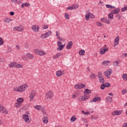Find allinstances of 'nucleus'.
I'll return each mask as SVG.
<instances>
[{
    "instance_id": "f257e3e1",
    "label": "nucleus",
    "mask_w": 127,
    "mask_h": 127,
    "mask_svg": "<svg viewBox=\"0 0 127 127\" xmlns=\"http://www.w3.org/2000/svg\"><path fill=\"white\" fill-rule=\"evenodd\" d=\"M9 67L10 68H12L15 67V68H23V66L21 64H18L15 62H12L9 64Z\"/></svg>"
},
{
    "instance_id": "f03ea898",
    "label": "nucleus",
    "mask_w": 127,
    "mask_h": 127,
    "mask_svg": "<svg viewBox=\"0 0 127 127\" xmlns=\"http://www.w3.org/2000/svg\"><path fill=\"white\" fill-rule=\"evenodd\" d=\"M45 98L46 100H50L52 99V98H53V92L51 91L47 92Z\"/></svg>"
},
{
    "instance_id": "7ed1b4c3",
    "label": "nucleus",
    "mask_w": 127,
    "mask_h": 127,
    "mask_svg": "<svg viewBox=\"0 0 127 127\" xmlns=\"http://www.w3.org/2000/svg\"><path fill=\"white\" fill-rule=\"evenodd\" d=\"M51 34H52V32L51 31H49L48 32L42 34L41 35V38H42V39H45V38L49 37Z\"/></svg>"
},
{
    "instance_id": "20e7f679",
    "label": "nucleus",
    "mask_w": 127,
    "mask_h": 127,
    "mask_svg": "<svg viewBox=\"0 0 127 127\" xmlns=\"http://www.w3.org/2000/svg\"><path fill=\"white\" fill-rule=\"evenodd\" d=\"M113 73V70L109 69L107 71H105L104 72V75L105 77H107L108 79H110L111 78V74Z\"/></svg>"
},
{
    "instance_id": "39448f33",
    "label": "nucleus",
    "mask_w": 127,
    "mask_h": 127,
    "mask_svg": "<svg viewBox=\"0 0 127 127\" xmlns=\"http://www.w3.org/2000/svg\"><path fill=\"white\" fill-rule=\"evenodd\" d=\"M85 87H86V85L83 83H78L74 86L75 89H76L77 90L83 89V88H85Z\"/></svg>"
},
{
    "instance_id": "423d86ee",
    "label": "nucleus",
    "mask_w": 127,
    "mask_h": 127,
    "mask_svg": "<svg viewBox=\"0 0 127 127\" xmlns=\"http://www.w3.org/2000/svg\"><path fill=\"white\" fill-rule=\"evenodd\" d=\"M27 87H28V85H27V84H24L22 85H20L19 87L20 92H21V93H22V92H24V91H25V89H26Z\"/></svg>"
},
{
    "instance_id": "0eeeda50",
    "label": "nucleus",
    "mask_w": 127,
    "mask_h": 127,
    "mask_svg": "<svg viewBox=\"0 0 127 127\" xmlns=\"http://www.w3.org/2000/svg\"><path fill=\"white\" fill-rule=\"evenodd\" d=\"M123 112H124L123 110H115L112 113V116H120L123 114Z\"/></svg>"
},
{
    "instance_id": "6e6552de",
    "label": "nucleus",
    "mask_w": 127,
    "mask_h": 127,
    "mask_svg": "<svg viewBox=\"0 0 127 127\" xmlns=\"http://www.w3.org/2000/svg\"><path fill=\"white\" fill-rule=\"evenodd\" d=\"M79 7V5L78 4H74L72 5L67 7L66 9L68 10H72V9H77Z\"/></svg>"
},
{
    "instance_id": "1a4fd4ad",
    "label": "nucleus",
    "mask_w": 127,
    "mask_h": 127,
    "mask_svg": "<svg viewBox=\"0 0 127 127\" xmlns=\"http://www.w3.org/2000/svg\"><path fill=\"white\" fill-rule=\"evenodd\" d=\"M90 97V96L89 95H85L83 96H80L79 98V101H86V100H88L89 99V97Z\"/></svg>"
},
{
    "instance_id": "9d476101",
    "label": "nucleus",
    "mask_w": 127,
    "mask_h": 127,
    "mask_svg": "<svg viewBox=\"0 0 127 127\" xmlns=\"http://www.w3.org/2000/svg\"><path fill=\"white\" fill-rule=\"evenodd\" d=\"M35 53L37 55H40V56H42L43 55H46V53L44 52L43 51L40 50H36L35 51Z\"/></svg>"
},
{
    "instance_id": "9b49d317",
    "label": "nucleus",
    "mask_w": 127,
    "mask_h": 127,
    "mask_svg": "<svg viewBox=\"0 0 127 127\" xmlns=\"http://www.w3.org/2000/svg\"><path fill=\"white\" fill-rule=\"evenodd\" d=\"M0 113H2V114H7V112H6V109L2 105H0Z\"/></svg>"
},
{
    "instance_id": "f8f14e48",
    "label": "nucleus",
    "mask_w": 127,
    "mask_h": 127,
    "mask_svg": "<svg viewBox=\"0 0 127 127\" xmlns=\"http://www.w3.org/2000/svg\"><path fill=\"white\" fill-rule=\"evenodd\" d=\"M108 51L109 49L108 48H106V49H105V48H101L100 50V54L101 55H104V54H106V52Z\"/></svg>"
},
{
    "instance_id": "ddd939ff",
    "label": "nucleus",
    "mask_w": 127,
    "mask_h": 127,
    "mask_svg": "<svg viewBox=\"0 0 127 127\" xmlns=\"http://www.w3.org/2000/svg\"><path fill=\"white\" fill-rule=\"evenodd\" d=\"M36 95V92L32 91L30 95V101L32 102L33 101V99L34 98L35 96Z\"/></svg>"
},
{
    "instance_id": "4468645a",
    "label": "nucleus",
    "mask_w": 127,
    "mask_h": 127,
    "mask_svg": "<svg viewBox=\"0 0 127 127\" xmlns=\"http://www.w3.org/2000/svg\"><path fill=\"white\" fill-rule=\"evenodd\" d=\"M32 29L34 31H35V32H38L39 31V26L37 25H33L32 26Z\"/></svg>"
},
{
    "instance_id": "2eb2a0df",
    "label": "nucleus",
    "mask_w": 127,
    "mask_h": 127,
    "mask_svg": "<svg viewBox=\"0 0 127 127\" xmlns=\"http://www.w3.org/2000/svg\"><path fill=\"white\" fill-rule=\"evenodd\" d=\"M72 46H73V42L69 41L67 43V45H66V49H68V50L71 49Z\"/></svg>"
},
{
    "instance_id": "dca6fc26",
    "label": "nucleus",
    "mask_w": 127,
    "mask_h": 127,
    "mask_svg": "<svg viewBox=\"0 0 127 127\" xmlns=\"http://www.w3.org/2000/svg\"><path fill=\"white\" fill-rule=\"evenodd\" d=\"M119 41H120V36H117L115 39V43L114 44V47H116V46L119 44Z\"/></svg>"
},
{
    "instance_id": "f3484780",
    "label": "nucleus",
    "mask_w": 127,
    "mask_h": 127,
    "mask_svg": "<svg viewBox=\"0 0 127 127\" xmlns=\"http://www.w3.org/2000/svg\"><path fill=\"white\" fill-rule=\"evenodd\" d=\"M23 119L25 121V123H28L29 121V117L27 114L23 115Z\"/></svg>"
},
{
    "instance_id": "a211bd4d",
    "label": "nucleus",
    "mask_w": 127,
    "mask_h": 127,
    "mask_svg": "<svg viewBox=\"0 0 127 127\" xmlns=\"http://www.w3.org/2000/svg\"><path fill=\"white\" fill-rule=\"evenodd\" d=\"M101 21L102 22L107 23V24H110V23H111V21H110V20L105 18H101Z\"/></svg>"
},
{
    "instance_id": "6ab92c4d",
    "label": "nucleus",
    "mask_w": 127,
    "mask_h": 127,
    "mask_svg": "<svg viewBox=\"0 0 127 127\" xmlns=\"http://www.w3.org/2000/svg\"><path fill=\"white\" fill-rule=\"evenodd\" d=\"M83 93L84 95H88V94H91L92 93V90L87 88L84 90Z\"/></svg>"
},
{
    "instance_id": "aec40b11",
    "label": "nucleus",
    "mask_w": 127,
    "mask_h": 127,
    "mask_svg": "<svg viewBox=\"0 0 127 127\" xmlns=\"http://www.w3.org/2000/svg\"><path fill=\"white\" fill-rule=\"evenodd\" d=\"M120 9L119 8H117L113 10V11L112 12V13L113 14H118V13H119V12H120Z\"/></svg>"
},
{
    "instance_id": "412c9836",
    "label": "nucleus",
    "mask_w": 127,
    "mask_h": 127,
    "mask_svg": "<svg viewBox=\"0 0 127 127\" xmlns=\"http://www.w3.org/2000/svg\"><path fill=\"white\" fill-rule=\"evenodd\" d=\"M59 47L57 48V50L58 51H59V50L60 51L63 50V49H64V47L65 46V44L62 45H60V46H58Z\"/></svg>"
},
{
    "instance_id": "4be33fe9",
    "label": "nucleus",
    "mask_w": 127,
    "mask_h": 127,
    "mask_svg": "<svg viewBox=\"0 0 127 127\" xmlns=\"http://www.w3.org/2000/svg\"><path fill=\"white\" fill-rule=\"evenodd\" d=\"M11 21H12V19L9 18H5L4 19V22L5 23H9V22H11Z\"/></svg>"
},
{
    "instance_id": "5701e85b",
    "label": "nucleus",
    "mask_w": 127,
    "mask_h": 127,
    "mask_svg": "<svg viewBox=\"0 0 127 127\" xmlns=\"http://www.w3.org/2000/svg\"><path fill=\"white\" fill-rule=\"evenodd\" d=\"M106 101L107 103H112L113 101V97L108 96L106 99Z\"/></svg>"
},
{
    "instance_id": "b1692460",
    "label": "nucleus",
    "mask_w": 127,
    "mask_h": 127,
    "mask_svg": "<svg viewBox=\"0 0 127 127\" xmlns=\"http://www.w3.org/2000/svg\"><path fill=\"white\" fill-rule=\"evenodd\" d=\"M29 5H30V4L29 2L23 3L21 4V7H22V8H23V7H24V6H26L27 7H28V6H29Z\"/></svg>"
},
{
    "instance_id": "393cba45",
    "label": "nucleus",
    "mask_w": 127,
    "mask_h": 127,
    "mask_svg": "<svg viewBox=\"0 0 127 127\" xmlns=\"http://www.w3.org/2000/svg\"><path fill=\"white\" fill-rule=\"evenodd\" d=\"M98 80L100 83H104L105 82V79H104V76H99L98 77Z\"/></svg>"
},
{
    "instance_id": "a878e982",
    "label": "nucleus",
    "mask_w": 127,
    "mask_h": 127,
    "mask_svg": "<svg viewBox=\"0 0 127 127\" xmlns=\"http://www.w3.org/2000/svg\"><path fill=\"white\" fill-rule=\"evenodd\" d=\"M90 78L91 79H96V78H97V74L92 73V74L90 75Z\"/></svg>"
},
{
    "instance_id": "bb28decb",
    "label": "nucleus",
    "mask_w": 127,
    "mask_h": 127,
    "mask_svg": "<svg viewBox=\"0 0 127 127\" xmlns=\"http://www.w3.org/2000/svg\"><path fill=\"white\" fill-rule=\"evenodd\" d=\"M24 30V27L22 25H20L19 26H18V31H23Z\"/></svg>"
},
{
    "instance_id": "cd10ccee",
    "label": "nucleus",
    "mask_w": 127,
    "mask_h": 127,
    "mask_svg": "<svg viewBox=\"0 0 127 127\" xmlns=\"http://www.w3.org/2000/svg\"><path fill=\"white\" fill-rule=\"evenodd\" d=\"M61 53H58L55 56L53 57V59H57V58H59L60 56H61Z\"/></svg>"
},
{
    "instance_id": "c85d7f7f",
    "label": "nucleus",
    "mask_w": 127,
    "mask_h": 127,
    "mask_svg": "<svg viewBox=\"0 0 127 127\" xmlns=\"http://www.w3.org/2000/svg\"><path fill=\"white\" fill-rule=\"evenodd\" d=\"M98 101H101V97H94L93 98V101L94 103H96V102H98Z\"/></svg>"
},
{
    "instance_id": "c756f323",
    "label": "nucleus",
    "mask_w": 127,
    "mask_h": 127,
    "mask_svg": "<svg viewBox=\"0 0 127 127\" xmlns=\"http://www.w3.org/2000/svg\"><path fill=\"white\" fill-rule=\"evenodd\" d=\"M106 6L107 8H112V9H115V8H116L115 6H112V5L110 4H106Z\"/></svg>"
},
{
    "instance_id": "7c9ffc66",
    "label": "nucleus",
    "mask_w": 127,
    "mask_h": 127,
    "mask_svg": "<svg viewBox=\"0 0 127 127\" xmlns=\"http://www.w3.org/2000/svg\"><path fill=\"white\" fill-rule=\"evenodd\" d=\"M56 75L57 77H61L62 76V71L61 70H58L56 73Z\"/></svg>"
},
{
    "instance_id": "2f4dec72",
    "label": "nucleus",
    "mask_w": 127,
    "mask_h": 127,
    "mask_svg": "<svg viewBox=\"0 0 127 127\" xmlns=\"http://www.w3.org/2000/svg\"><path fill=\"white\" fill-rule=\"evenodd\" d=\"M34 108L36 109V110H38V111H40V110L42 109V107H41L40 105H36L34 106Z\"/></svg>"
},
{
    "instance_id": "473e14b6",
    "label": "nucleus",
    "mask_w": 127,
    "mask_h": 127,
    "mask_svg": "<svg viewBox=\"0 0 127 127\" xmlns=\"http://www.w3.org/2000/svg\"><path fill=\"white\" fill-rule=\"evenodd\" d=\"M108 63H111V62L110 61H104L103 62L102 64L104 66H107Z\"/></svg>"
},
{
    "instance_id": "72a5a7b5",
    "label": "nucleus",
    "mask_w": 127,
    "mask_h": 127,
    "mask_svg": "<svg viewBox=\"0 0 127 127\" xmlns=\"http://www.w3.org/2000/svg\"><path fill=\"white\" fill-rule=\"evenodd\" d=\"M108 18H110V19H114V14L112 12L108 14Z\"/></svg>"
},
{
    "instance_id": "f704fd0d",
    "label": "nucleus",
    "mask_w": 127,
    "mask_h": 127,
    "mask_svg": "<svg viewBox=\"0 0 127 127\" xmlns=\"http://www.w3.org/2000/svg\"><path fill=\"white\" fill-rule=\"evenodd\" d=\"M122 78H123V79H124V80L125 81H127V73H124L122 75Z\"/></svg>"
},
{
    "instance_id": "c9c22d12",
    "label": "nucleus",
    "mask_w": 127,
    "mask_h": 127,
    "mask_svg": "<svg viewBox=\"0 0 127 127\" xmlns=\"http://www.w3.org/2000/svg\"><path fill=\"white\" fill-rule=\"evenodd\" d=\"M76 120H77V118H76V116H72V117L71 118V119H70V122H75V121H76Z\"/></svg>"
},
{
    "instance_id": "e433bc0d",
    "label": "nucleus",
    "mask_w": 127,
    "mask_h": 127,
    "mask_svg": "<svg viewBox=\"0 0 127 127\" xmlns=\"http://www.w3.org/2000/svg\"><path fill=\"white\" fill-rule=\"evenodd\" d=\"M119 61H117L114 62L113 63V66H114L115 67H118L119 66Z\"/></svg>"
},
{
    "instance_id": "4c0bfd02",
    "label": "nucleus",
    "mask_w": 127,
    "mask_h": 127,
    "mask_svg": "<svg viewBox=\"0 0 127 127\" xmlns=\"http://www.w3.org/2000/svg\"><path fill=\"white\" fill-rule=\"evenodd\" d=\"M17 103L21 104V103L23 102V99H22V98H19L17 99Z\"/></svg>"
},
{
    "instance_id": "58836bf2",
    "label": "nucleus",
    "mask_w": 127,
    "mask_h": 127,
    "mask_svg": "<svg viewBox=\"0 0 127 127\" xmlns=\"http://www.w3.org/2000/svg\"><path fill=\"white\" fill-rule=\"evenodd\" d=\"M90 14H91V13H88L85 15L86 20H89V19H90Z\"/></svg>"
},
{
    "instance_id": "ea45409f",
    "label": "nucleus",
    "mask_w": 127,
    "mask_h": 127,
    "mask_svg": "<svg viewBox=\"0 0 127 127\" xmlns=\"http://www.w3.org/2000/svg\"><path fill=\"white\" fill-rule=\"evenodd\" d=\"M27 57L29 59H32L34 58L33 55H31V54H27Z\"/></svg>"
},
{
    "instance_id": "a19ab883",
    "label": "nucleus",
    "mask_w": 127,
    "mask_h": 127,
    "mask_svg": "<svg viewBox=\"0 0 127 127\" xmlns=\"http://www.w3.org/2000/svg\"><path fill=\"white\" fill-rule=\"evenodd\" d=\"M43 122L44 124H48V120H47V117H44L43 118Z\"/></svg>"
},
{
    "instance_id": "79ce46f5",
    "label": "nucleus",
    "mask_w": 127,
    "mask_h": 127,
    "mask_svg": "<svg viewBox=\"0 0 127 127\" xmlns=\"http://www.w3.org/2000/svg\"><path fill=\"white\" fill-rule=\"evenodd\" d=\"M79 55H84L85 54V51L84 50H80L79 52Z\"/></svg>"
},
{
    "instance_id": "37998d69",
    "label": "nucleus",
    "mask_w": 127,
    "mask_h": 127,
    "mask_svg": "<svg viewBox=\"0 0 127 127\" xmlns=\"http://www.w3.org/2000/svg\"><path fill=\"white\" fill-rule=\"evenodd\" d=\"M104 85L106 88H110V87H111V84H110L109 82L105 83Z\"/></svg>"
},
{
    "instance_id": "c03bdc74",
    "label": "nucleus",
    "mask_w": 127,
    "mask_h": 127,
    "mask_svg": "<svg viewBox=\"0 0 127 127\" xmlns=\"http://www.w3.org/2000/svg\"><path fill=\"white\" fill-rule=\"evenodd\" d=\"M126 10H127V5L124 7L121 8V11H122V12L126 11Z\"/></svg>"
},
{
    "instance_id": "a18cd8bd",
    "label": "nucleus",
    "mask_w": 127,
    "mask_h": 127,
    "mask_svg": "<svg viewBox=\"0 0 127 127\" xmlns=\"http://www.w3.org/2000/svg\"><path fill=\"white\" fill-rule=\"evenodd\" d=\"M3 43H4L3 39H2V38L0 37V45H3Z\"/></svg>"
},
{
    "instance_id": "49530a36",
    "label": "nucleus",
    "mask_w": 127,
    "mask_h": 127,
    "mask_svg": "<svg viewBox=\"0 0 127 127\" xmlns=\"http://www.w3.org/2000/svg\"><path fill=\"white\" fill-rule=\"evenodd\" d=\"M15 107L16 108H20V107H21V103H15Z\"/></svg>"
},
{
    "instance_id": "de8ad7c7",
    "label": "nucleus",
    "mask_w": 127,
    "mask_h": 127,
    "mask_svg": "<svg viewBox=\"0 0 127 127\" xmlns=\"http://www.w3.org/2000/svg\"><path fill=\"white\" fill-rule=\"evenodd\" d=\"M13 91L14 92H20V90L19 89V87H16L13 89Z\"/></svg>"
},
{
    "instance_id": "09e8293b",
    "label": "nucleus",
    "mask_w": 127,
    "mask_h": 127,
    "mask_svg": "<svg viewBox=\"0 0 127 127\" xmlns=\"http://www.w3.org/2000/svg\"><path fill=\"white\" fill-rule=\"evenodd\" d=\"M20 3H22V0H17L16 2V4H20Z\"/></svg>"
},
{
    "instance_id": "8fccbe9b",
    "label": "nucleus",
    "mask_w": 127,
    "mask_h": 127,
    "mask_svg": "<svg viewBox=\"0 0 127 127\" xmlns=\"http://www.w3.org/2000/svg\"><path fill=\"white\" fill-rule=\"evenodd\" d=\"M97 76L99 77H103V73H102V72L101 71H99L98 72V75H97Z\"/></svg>"
},
{
    "instance_id": "3c124183",
    "label": "nucleus",
    "mask_w": 127,
    "mask_h": 127,
    "mask_svg": "<svg viewBox=\"0 0 127 127\" xmlns=\"http://www.w3.org/2000/svg\"><path fill=\"white\" fill-rule=\"evenodd\" d=\"M105 83H103L102 84H101V87H100V89H101V90H104L105 89Z\"/></svg>"
},
{
    "instance_id": "603ef678",
    "label": "nucleus",
    "mask_w": 127,
    "mask_h": 127,
    "mask_svg": "<svg viewBox=\"0 0 127 127\" xmlns=\"http://www.w3.org/2000/svg\"><path fill=\"white\" fill-rule=\"evenodd\" d=\"M66 19H69L70 18H69V14H67V13H66L65 15H64Z\"/></svg>"
},
{
    "instance_id": "864d4df0",
    "label": "nucleus",
    "mask_w": 127,
    "mask_h": 127,
    "mask_svg": "<svg viewBox=\"0 0 127 127\" xmlns=\"http://www.w3.org/2000/svg\"><path fill=\"white\" fill-rule=\"evenodd\" d=\"M97 25L98 26H102V23H101V22H97Z\"/></svg>"
},
{
    "instance_id": "5fc2aeb1",
    "label": "nucleus",
    "mask_w": 127,
    "mask_h": 127,
    "mask_svg": "<svg viewBox=\"0 0 127 127\" xmlns=\"http://www.w3.org/2000/svg\"><path fill=\"white\" fill-rule=\"evenodd\" d=\"M58 39H59V40H61V41H65V39L61 38L60 37H58Z\"/></svg>"
},
{
    "instance_id": "6e6d98bb",
    "label": "nucleus",
    "mask_w": 127,
    "mask_h": 127,
    "mask_svg": "<svg viewBox=\"0 0 127 127\" xmlns=\"http://www.w3.org/2000/svg\"><path fill=\"white\" fill-rule=\"evenodd\" d=\"M23 110H24L25 111L26 110V109L24 108H20L19 110V112H22V111H23Z\"/></svg>"
},
{
    "instance_id": "4d7b16f0",
    "label": "nucleus",
    "mask_w": 127,
    "mask_h": 127,
    "mask_svg": "<svg viewBox=\"0 0 127 127\" xmlns=\"http://www.w3.org/2000/svg\"><path fill=\"white\" fill-rule=\"evenodd\" d=\"M13 30H14V31H15V30H17L18 31V26L17 27H15L13 28Z\"/></svg>"
},
{
    "instance_id": "13d9d810",
    "label": "nucleus",
    "mask_w": 127,
    "mask_h": 127,
    "mask_svg": "<svg viewBox=\"0 0 127 127\" xmlns=\"http://www.w3.org/2000/svg\"><path fill=\"white\" fill-rule=\"evenodd\" d=\"M127 93V90L126 89H124L122 90V94L125 95Z\"/></svg>"
},
{
    "instance_id": "bf43d9fd",
    "label": "nucleus",
    "mask_w": 127,
    "mask_h": 127,
    "mask_svg": "<svg viewBox=\"0 0 127 127\" xmlns=\"http://www.w3.org/2000/svg\"><path fill=\"white\" fill-rule=\"evenodd\" d=\"M90 16L91 18H95V16L92 13L90 14Z\"/></svg>"
},
{
    "instance_id": "052dcab7",
    "label": "nucleus",
    "mask_w": 127,
    "mask_h": 127,
    "mask_svg": "<svg viewBox=\"0 0 127 127\" xmlns=\"http://www.w3.org/2000/svg\"><path fill=\"white\" fill-rule=\"evenodd\" d=\"M60 45H62V42H61V41H58V46H60Z\"/></svg>"
},
{
    "instance_id": "680f3d73",
    "label": "nucleus",
    "mask_w": 127,
    "mask_h": 127,
    "mask_svg": "<svg viewBox=\"0 0 127 127\" xmlns=\"http://www.w3.org/2000/svg\"><path fill=\"white\" fill-rule=\"evenodd\" d=\"M91 113L89 112H85L84 115H86V116H89V115H90Z\"/></svg>"
},
{
    "instance_id": "e2e57ef3",
    "label": "nucleus",
    "mask_w": 127,
    "mask_h": 127,
    "mask_svg": "<svg viewBox=\"0 0 127 127\" xmlns=\"http://www.w3.org/2000/svg\"><path fill=\"white\" fill-rule=\"evenodd\" d=\"M11 48H8L7 49V52H11Z\"/></svg>"
},
{
    "instance_id": "0e129e2a",
    "label": "nucleus",
    "mask_w": 127,
    "mask_h": 127,
    "mask_svg": "<svg viewBox=\"0 0 127 127\" xmlns=\"http://www.w3.org/2000/svg\"><path fill=\"white\" fill-rule=\"evenodd\" d=\"M10 15L12 16V15H14V12L13 11H11L10 12Z\"/></svg>"
},
{
    "instance_id": "69168bd1",
    "label": "nucleus",
    "mask_w": 127,
    "mask_h": 127,
    "mask_svg": "<svg viewBox=\"0 0 127 127\" xmlns=\"http://www.w3.org/2000/svg\"><path fill=\"white\" fill-rule=\"evenodd\" d=\"M117 17H118V19H121V15L118 14L116 15Z\"/></svg>"
},
{
    "instance_id": "338daca9",
    "label": "nucleus",
    "mask_w": 127,
    "mask_h": 127,
    "mask_svg": "<svg viewBox=\"0 0 127 127\" xmlns=\"http://www.w3.org/2000/svg\"><path fill=\"white\" fill-rule=\"evenodd\" d=\"M42 112L43 113V114L44 115L45 114H46V112L45 111V110L44 109H42Z\"/></svg>"
},
{
    "instance_id": "774afa93",
    "label": "nucleus",
    "mask_w": 127,
    "mask_h": 127,
    "mask_svg": "<svg viewBox=\"0 0 127 127\" xmlns=\"http://www.w3.org/2000/svg\"><path fill=\"white\" fill-rule=\"evenodd\" d=\"M17 0H11L12 2H13V3H16V1Z\"/></svg>"
}]
</instances>
